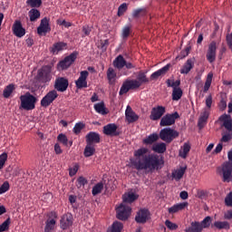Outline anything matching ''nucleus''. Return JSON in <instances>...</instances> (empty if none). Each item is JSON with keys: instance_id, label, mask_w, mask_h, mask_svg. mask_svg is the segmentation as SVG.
Wrapping results in <instances>:
<instances>
[{"instance_id": "a211bd4d", "label": "nucleus", "mask_w": 232, "mask_h": 232, "mask_svg": "<svg viewBox=\"0 0 232 232\" xmlns=\"http://www.w3.org/2000/svg\"><path fill=\"white\" fill-rule=\"evenodd\" d=\"M73 224V217L71 213L63 214L60 219V228L66 230Z\"/></svg>"}, {"instance_id": "4d7b16f0", "label": "nucleus", "mask_w": 232, "mask_h": 232, "mask_svg": "<svg viewBox=\"0 0 232 232\" xmlns=\"http://www.w3.org/2000/svg\"><path fill=\"white\" fill-rule=\"evenodd\" d=\"M76 182V187L78 188H82V187L88 184V179L83 176H80L77 178Z\"/></svg>"}, {"instance_id": "4468645a", "label": "nucleus", "mask_w": 232, "mask_h": 232, "mask_svg": "<svg viewBox=\"0 0 232 232\" xmlns=\"http://www.w3.org/2000/svg\"><path fill=\"white\" fill-rule=\"evenodd\" d=\"M102 132L108 137H119L121 132L118 130V125L116 123H108L103 126Z\"/></svg>"}, {"instance_id": "dca6fc26", "label": "nucleus", "mask_w": 232, "mask_h": 232, "mask_svg": "<svg viewBox=\"0 0 232 232\" xmlns=\"http://www.w3.org/2000/svg\"><path fill=\"white\" fill-rule=\"evenodd\" d=\"M206 58L209 63H214L216 62L217 60V42L216 41H212L208 44Z\"/></svg>"}, {"instance_id": "4c0bfd02", "label": "nucleus", "mask_w": 232, "mask_h": 232, "mask_svg": "<svg viewBox=\"0 0 232 232\" xmlns=\"http://www.w3.org/2000/svg\"><path fill=\"white\" fill-rule=\"evenodd\" d=\"M213 226L218 229V230H229L231 228V225L229 224L228 221H215Z\"/></svg>"}, {"instance_id": "c03bdc74", "label": "nucleus", "mask_w": 232, "mask_h": 232, "mask_svg": "<svg viewBox=\"0 0 232 232\" xmlns=\"http://www.w3.org/2000/svg\"><path fill=\"white\" fill-rule=\"evenodd\" d=\"M56 225V219L51 218L45 221L44 232H53Z\"/></svg>"}, {"instance_id": "13d9d810", "label": "nucleus", "mask_w": 232, "mask_h": 232, "mask_svg": "<svg viewBox=\"0 0 232 232\" xmlns=\"http://www.w3.org/2000/svg\"><path fill=\"white\" fill-rule=\"evenodd\" d=\"M85 128V124L83 122L75 123L72 131L75 135H78L82 132V130Z\"/></svg>"}, {"instance_id": "c85d7f7f", "label": "nucleus", "mask_w": 232, "mask_h": 232, "mask_svg": "<svg viewBox=\"0 0 232 232\" xmlns=\"http://www.w3.org/2000/svg\"><path fill=\"white\" fill-rule=\"evenodd\" d=\"M139 198V195L134 192H128L122 195L124 203L131 204Z\"/></svg>"}, {"instance_id": "bf43d9fd", "label": "nucleus", "mask_w": 232, "mask_h": 232, "mask_svg": "<svg viewBox=\"0 0 232 232\" xmlns=\"http://www.w3.org/2000/svg\"><path fill=\"white\" fill-rule=\"evenodd\" d=\"M128 11V5L126 3L121 4L118 8L117 15L121 17L124 15V13Z\"/></svg>"}, {"instance_id": "f704fd0d", "label": "nucleus", "mask_w": 232, "mask_h": 232, "mask_svg": "<svg viewBox=\"0 0 232 232\" xmlns=\"http://www.w3.org/2000/svg\"><path fill=\"white\" fill-rule=\"evenodd\" d=\"M28 16H29V20L31 23H34L36 22L38 19H40L41 17V13L38 9L36 8H32L29 12H28Z\"/></svg>"}, {"instance_id": "7c9ffc66", "label": "nucleus", "mask_w": 232, "mask_h": 232, "mask_svg": "<svg viewBox=\"0 0 232 232\" xmlns=\"http://www.w3.org/2000/svg\"><path fill=\"white\" fill-rule=\"evenodd\" d=\"M185 232H203L202 227L199 221H192L190 227L185 229Z\"/></svg>"}, {"instance_id": "cd10ccee", "label": "nucleus", "mask_w": 232, "mask_h": 232, "mask_svg": "<svg viewBox=\"0 0 232 232\" xmlns=\"http://www.w3.org/2000/svg\"><path fill=\"white\" fill-rule=\"evenodd\" d=\"M114 68L118 69L119 71L122 70L126 65V60L123 57V55L120 54L118 55L113 63H112Z\"/></svg>"}, {"instance_id": "bb28decb", "label": "nucleus", "mask_w": 232, "mask_h": 232, "mask_svg": "<svg viewBox=\"0 0 232 232\" xmlns=\"http://www.w3.org/2000/svg\"><path fill=\"white\" fill-rule=\"evenodd\" d=\"M188 206V202H180L173 205L172 207L169 208V214H176L179 211L184 210Z\"/></svg>"}, {"instance_id": "473e14b6", "label": "nucleus", "mask_w": 232, "mask_h": 232, "mask_svg": "<svg viewBox=\"0 0 232 232\" xmlns=\"http://www.w3.org/2000/svg\"><path fill=\"white\" fill-rule=\"evenodd\" d=\"M132 33L131 24H128L122 27L121 37L123 41H127Z\"/></svg>"}, {"instance_id": "6e6d98bb", "label": "nucleus", "mask_w": 232, "mask_h": 232, "mask_svg": "<svg viewBox=\"0 0 232 232\" xmlns=\"http://www.w3.org/2000/svg\"><path fill=\"white\" fill-rule=\"evenodd\" d=\"M190 51H191V46L190 45L187 46L185 48V50H182L180 52V53L178 55L177 59L183 60V59L187 58L189 55Z\"/></svg>"}, {"instance_id": "774afa93", "label": "nucleus", "mask_w": 232, "mask_h": 232, "mask_svg": "<svg viewBox=\"0 0 232 232\" xmlns=\"http://www.w3.org/2000/svg\"><path fill=\"white\" fill-rule=\"evenodd\" d=\"M218 107H219V110H220L221 111H226V109L227 108V102L225 101L224 98H222V99L220 100V102H219V104H218Z\"/></svg>"}, {"instance_id": "ea45409f", "label": "nucleus", "mask_w": 232, "mask_h": 232, "mask_svg": "<svg viewBox=\"0 0 232 232\" xmlns=\"http://www.w3.org/2000/svg\"><path fill=\"white\" fill-rule=\"evenodd\" d=\"M15 91V85L14 83H10L5 87L3 91V97L5 99H9L12 93Z\"/></svg>"}, {"instance_id": "9b49d317", "label": "nucleus", "mask_w": 232, "mask_h": 232, "mask_svg": "<svg viewBox=\"0 0 232 232\" xmlns=\"http://www.w3.org/2000/svg\"><path fill=\"white\" fill-rule=\"evenodd\" d=\"M38 80L43 83H47L52 81V66H43L37 73Z\"/></svg>"}, {"instance_id": "412c9836", "label": "nucleus", "mask_w": 232, "mask_h": 232, "mask_svg": "<svg viewBox=\"0 0 232 232\" xmlns=\"http://www.w3.org/2000/svg\"><path fill=\"white\" fill-rule=\"evenodd\" d=\"M86 144L95 145L101 143V135L96 131H89L85 136Z\"/></svg>"}, {"instance_id": "20e7f679", "label": "nucleus", "mask_w": 232, "mask_h": 232, "mask_svg": "<svg viewBox=\"0 0 232 232\" xmlns=\"http://www.w3.org/2000/svg\"><path fill=\"white\" fill-rule=\"evenodd\" d=\"M212 104H213V96L211 94H209L207 98H206V107L204 111L201 112L200 117L198 119V127L202 130L208 123V121L209 119L210 116V109L212 108Z\"/></svg>"}, {"instance_id": "f257e3e1", "label": "nucleus", "mask_w": 232, "mask_h": 232, "mask_svg": "<svg viewBox=\"0 0 232 232\" xmlns=\"http://www.w3.org/2000/svg\"><path fill=\"white\" fill-rule=\"evenodd\" d=\"M148 148H140L134 150L135 160H131V165L137 170H146L153 172L159 170L161 167V160L158 154H149Z\"/></svg>"}, {"instance_id": "603ef678", "label": "nucleus", "mask_w": 232, "mask_h": 232, "mask_svg": "<svg viewBox=\"0 0 232 232\" xmlns=\"http://www.w3.org/2000/svg\"><path fill=\"white\" fill-rule=\"evenodd\" d=\"M11 225V218L8 217L4 222L0 224V232L8 231Z\"/></svg>"}, {"instance_id": "09e8293b", "label": "nucleus", "mask_w": 232, "mask_h": 232, "mask_svg": "<svg viewBox=\"0 0 232 232\" xmlns=\"http://www.w3.org/2000/svg\"><path fill=\"white\" fill-rule=\"evenodd\" d=\"M212 217L211 216H207L206 218H203V220L201 222H199V225L202 228V230L204 228H208L210 227L211 224H212Z\"/></svg>"}, {"instance_id": "4be33fe9", "label": "nucleus", "mask_w": 232, "mask_h": 232, "mask_svg": "<svg viewBox=\"0 0 232 232\" xmlns=\"http://www.w3.org/2000/svg\"><path fill=\"white\" fill-rule=\"evenodd\" d=\"M51 32L50 20L44 17L41 20L40 25L37 27V34L43 35V34H47Z\"/></svg>"}, {"instance_id": "9d476101", "label": "nucleus", "mask_w": 232, "mask_h": 232, "mask_svg": "<svg viewBox=\"0 0 232 232\" xmlns=\"http://www.w3.org/2000/svg\"><path fill=\"white\" fill-rule=\"evenodd\" d=\"M59 97L58 92L56 90L49 91L40 101V105L43 108H48L53 102Z\"/></svg>"}, {"instance_id": "052dcab7", "label": "nucleus", "mask_w": 232, "mask_h": 232, "mask_svg": "<svg viewBox=\"0 0 232 232\" xmlns=\"http://www.w3.org/2000/svg\"><path fill=\"white\" fill-rule=\"evenodd\" d=\"M10 189L9 181L5 180L0 186V195L6 193Z\"/></svg>"}, {"instance_id": "a18cd8bd", "label": "nucleus", "mask_w": 232, "mask_h": 232, "mask_svg": "<svg viewBox=\"0 0 232 232\" xmlns=\"http://www.w3.org/2000/svg\"><path fill=\"white\" fill-rule=\"evenodd\" d=\"M148 14V11L146 8H138L133 10L132 12V18L138 19L140 17H144Z\"/></svg>"}, {"instance_id": "864d4df0", "label": "nucleus", "mask_w": 232, "mask_h": 232, "mask_svg": "<svg viewBox=\"0 0 232 232\" xmlns=\"http://www.w3.org/2000/svg\"><path fill=\"white\" fill-rule=\"evenodd\" d=\"M57 141L60 142L61 144H63L65 147L69 146V140H68L67 136L63 133L58 134Z\"/></svg>"}, {"instance_id": "1a4fd4ad", "label": "nucleus", "mask_w": 232, "mask_h": 232, "mask_svg": "<svg viewBox=\"0 0 232 232\" xmlns=\"http://www.w3.org/2000/svg\"><path fill=\"white\" fill-rule=\"evenodd\" d=\"M180 118V115L178 111L173 113H167L165 114L160 121V127H170L175 125L176 121Z\"/></svg>"}, {"instance_id": "72a5a7b5", "label": "nucleus", "mask_w": 232, "mask_h": 232, "mask_svg": "<svg viewBox=\"0 0 232 232\" xmlns=\"http://www.w3.org/2000/svg\"><path fill=\"white\" fill-rule=\"evenodd\" d=\"M117 78V72L112 67H109L107 70V80L110 85H113L115 83V80Z\"/></svg>"}, {"instance_id": "a19ab883", "label": "nucleus", "mask_w": 232, "mask_h": 232, "mask_svg": "<svg viewBox=\"0 0 232 232\" xmlns=\"http://www.w3.org/2000/svg\"><path fill=\"white\" fill-rule=\"evenodd\" d=\"M213 78H214V73L208 72L206 82H205V84H204V88H203L204 93H207L210 90V87H211L212 82H213Z\"/></svg>"}, {"instance_id": "79ce46f5", "label": "nucleus", "mask_w": 232, "mask_h": 232, "mask_svg": "<svg viewBox=\"0 0 232 232\" xmlns=\"http://www.w3.org/2000/svg\"><path fill=\"white\" fill-rule=\"evenodd\" d=\"M213 78H214V73L208 72L206 82H205V84H204V88H203L204 93H207L210 90V87H211L212 82H213Z\"/></svg>"}, {"instance_id": "ddd939ff", "label": "nucleus", "mask_w": 232, "mask_h": 232, "mask_svg": "<svg viewBox=\"0 0 232 232\" xmlns=\"http://www.w3.org/2000/svg\"><path fill=\"white\" fill-rule=\"evenodd\" d=\"M69 87V80L66 77H58L54 81V91L59 92H65Z\"/></svg>"}, {"instance_id": "c756f323", "label": "nucleus", "mask_w": 232, "mask_h": 232, "mask_svg": "<svg viewBox=\"0 0 232 232\" xmlns=\"http://www.w3.org/2000/svg\"><path fill=\"white\" fill-rule=\"evenodd\" d=\"M96 152V148L94 144L86 143L83 150V155L85 158L92 157Z\"/></svg>"}, {"instance_id": "423d86ee", "label": "nucleus", "mask_w": 232, "mask_h": 232, "mask_svg": "<svg viewBox=\"0 0 232 232\" xmlns=\"http://www.w3.org/2000/svg\"><path fill=\"white\" fill-rule=\"evenodd\" d=\"M227 158L229 161H226L222 164L223 182L232 181V149L227 152Z\"/></svg>"}, {"instance_id": "7ed1b4c3", "label": "nucleus", "mask_w": 232, "mask_h": 232, "mask_svg": "<svg viewBox=\"0 0 232 232\" xmlns=\"http://www.w3.org/2000/svg\"><path fill=\"white\" fill-rule=\"evenodd\" d=\"M20 100V110H24L26 111H34L35 109V105L38 102V99L31 94L29 92L19 97Z\"/></svg>"}, {"instance_id": "6ab92c4d", "label": "nucleus", "mask_w": 232, "mask_h": 232, "mask_svg": "<svg viewBox=\"0 0 232 232\" xmlns=\"http://www.w3.org/2000/svg\"><path fill=\"white\" fill-rule=\"evenodd\" d=\"M170 68H171V64L168 63L162 68L159 69L158 71L152 72L150 76V81H157L160 77L165 76L169 72Z\"/></svg>"}, {"instance_id": "e433bc0d", "label": "nucleus", "mask_w": 232, "mask_h": 232, "mask_svg": "<svg viewBox=\"0 0 232 232\" xmlns=\"http://www.w3.org/2000/svg\"><path fill=\"white\" fill-rule=\"evenodd\" d=\"M94 110L97 113L103 116L109 114V111L106 109L104 102H98L94 104Z\"/></svg>"}, {"instance_id": "6e6552de", "label": "nucleus", "mask_w": 232, "mask_h": 232, "mask_svg": "<svg viewBox=\"0 0 232 232\" xmlns=\"http://www.w3.org/2000/svg\"><path fill=\"white\" fill-rule=\"evenodd\" d=\"M132 208L130 206L121 203L116 208V218L121 221H126L131 215Z\"/></svg>"}, {"instance_id": "393cba45", "label": "nucleus", "mask_w": 232, "mask_h": 232, "mask_svg": "<svg viewBox=\"0 0 232 232\" xmlns=\"http://www.w3.org/2000/svg\"><path fill=\"white\" fill-rule=\"evenodd\" d=\"M231 116L227 115V113L222 114L219 116V121L223 122L224 128L228 131L232 132V119Z\"/></svg>"}, {"instance_id": "0e129e2a", "label": "nucleus", "mask_w": 232, "mask_h": 232, "mask_svg": "<svg viewBox=\"0 0 232 232\" xmlns=\"http://www.w3.org/2000/svg\"><path fill=\"white\" fill-rule=\"evenodd\" d=\"M80 166L78 163H75L72 168H69V176L74 177L79 171Z\"/></svg>"}, {"instance_id": "5701e85b", "label": "nucleus", "mask_w": 232, "mask_h": 232, "mask_svg": "<svg viewBox=\"0 0 232 232\" xmlns=\"http://www.w3.org/2000/svg\"><path fill=\"white\" fill-rule=\"evenodd\" d=\"M195 62H196L195 58L188 59L180 69V74L188 75L194 69Z\"/></svg>"}, {"instance_id": "c9c22d12", "label": "nucleus", "mask_w": 232, "mask_h": 232, "mask_svg": "<svg viewBox=\"0 0 232 232\" xmlns=\"http://www.w3.org/2000/svg\"><path fill=\"white\" fill-rule=\"evenodd\" d=\"M190 150H191L190 144L188 142H185L179 151V157L182 159H187L188 153L190 152Z\"/></svg>"}, {"instance_id": "e2e57ef3", "label": "nucleus", "mask_w": 232, "mask_h": 232, "mask_svg": "<svg viewBox=\"0 0 232 232\" xmlns=\"http://www.w3.org/2000/svg\"><path fill=\"white\" fill-rule=\"evenodd\" d=\"M231 140H232V132L231 131H227V132H225L224 134H222V138H221L220 141L227 143Z\"/></svg>"}, {"instance_id": "0eeeda50", "label": "nucleus", "mask_w": 232, "mask_h": 232, "mask_svg": "<svg viewBox=\"0 0 232 232\" xmlns=\"http://www.w3.org/2000/svg\"><path fill=\"white\" fill-rule=\"evenodd\" d=\"M79 52L74 51L70 53L68 56H65L63 60L60 61L57 64L58 71H66L68 70L77 60Z\"/></svg>"}, {"instance_id": "69168bd1", "label": "nucleus", "mask_w": 232, "mask_h": 232, "mask_svg": "<svg viewBox=\"0 0 232 232\" xmlns=\"http://www.w3.org/2000/svg\"><path fill=\"white\" fill-rule=\"evenodd\" d=\"M7 160H8V154H7V152H3V153L0 154V166H1L2 168L5 167V165L6 161H7Z\"/></svg>"}, {"instance_id": "37998d69", "label": "nucleus", "mask_w": 232, "mask_h": 232, "mask_svg": "<svg viewBox=\"0 0 232 232\" xmlns=\"http://www.w3.org/2000/svg\"><path fill=\"white\" fill-rule=\"evenodd\" d=\"M124 227V225L121 221H114L111 224V227L108 228V232H121Z\"/></svg>"}, {"instance_id": "f8f14e48", "label": "nucleus", "mask_w": 232, "mask_h": 232, "mask_svg": "<svg viewBox=\"0 0 232 232\" xmlns=\"http://www.w3.org/2000/svg\"><path fill=\"white\" fill-rule=\"evenodd\" d=\"M150 218L151 213L146 208H140L135 215V221L138 224H146Z\"/></svg>"}, {"instance_id": "8fccbe9b", "label": "nucleus", "mask_w": 232, "mask_h": 232, "mask_svg": "<svg viewBox=\"0 0 232 232\" xmlns=\"http://www.w3.org/2000/svg\"><path fill=\"white\" fill-rule=\"evenodd\" d=\"M182 96H183V90L181 88L174 89L172 91V101L179 102V100H181Z\"/></svg>"}, {"instance_id": "49530a36", "label": "nucleus", "mask_w": 232, "mask_h": 232, "mask_svg": "<svg viewBox=\"0 0 232 232\" xmlns=\"http://www.w3.org/2000/svg\"><path fill=\"white\" fill-rule=\"evenodd\" d=\"M185 173H186V168L181 167L180 169L172 172V178L176 181H179V180H180V179H182L184 177Z\"/></svg>"}, {"instance_id": "de8ad7c7", "label": "nucleus", "mask_w": 232, "mask_h": 232, "mask_svg": "<svg viewBox=\"0 0 232 232\" xmlns=\"http://www.w3.org/2000/svg\"><path fill=\"white\" fill-rule=\"evenodd\" d=\"M104 188V184L102 182L96 183L92 189V194L93 197L101 194Z\"/></svg>"}, {"instance_id": "aec40b11", "label": "nucleus", "mask_w": 232, "mask_h": 232, "mask_svg": "<svg viewBox=\"0 0 232 232\" xmlns=\"http://www.w3.org/2000/svg\"><path fill=\"white\" fill-rule=\"evenodd\" d=\"M13 34L17 38H23L26 34L25 29L23 27L21 21H14L12 26Z\"/></svg>"}, {"instance_id": "5fc2aeb1", "label": "nucleus", "mask_w": 232, "mask_h": 232, "mask_svg": "<svg viewBox=\"0 0 232 232\" xmlns=\"http://www.w3.org/2000/svg\"><path fill=\"white\" fill-rule=\"evenodd\" d=\"M26 5L31 8H40L43 5L42 0H26Z\"/></svg>"}, {"instance_id": "f3484780", "label": "nucleus", "mask_w": 232, "mask_h": 232, "mask_svg": "<svg viewBox=\"0 0 232 232\" xmlns=\"http://www.w3.org/2000/svg\"><path fill=\"white\" fill-rule=\"evenodd\" d=\"M89 77L88 71H82L79 78L75 81V86L78 90L88 88L87 78Z\"/></svg>"}, {"instance_id": "680f3d73", "label": "nucleus", "mask_w": 232, "mask_h": 232, "mask_svg": "<svg viewBox=\"0 0 232 232\" xmlns=\"http://www.w3.org/2000/svg\"><path fill=\"white\" fill-rule=\"evenodd\" d=\"M165 226L169 229V230H177L179 228V225L170 221L169 219H166L165 221Z\"/></svg>"}, {"instance_id": "58836bf2", "label": "nucleus", "mask_w": 232, "mask_h": 232, "mask_svg": "<svg viewBox=\"0 0 232 232\" xmlns=\"http://www.w3.org/2000/svg\"><path fill=\"white\" fill-rule=\"evenodd\" d=\"M160 140V135L158 133L150 134L147 138L143 140V143L146 145H152Z\"/></svg>"}, {"instance_id": "2f4dec72", "label": "nucleus", "mask_w": 232, "mask_h": 232, "mask_svg": "<svg viewBox=\"0 0 232 232\" xmlns=\"http://www.w3.org/2000/svg\"><path fill=\"white\" fill-rule=\"evenodd\" d=\"M152 150L158 154H164L167 151V144L165 142L156 143L152 146Z\"/></svg>"}, {"instance_id": "338daca9", "label": "nucleus", "mask_w": 232, "mask_h": 232, "mask_svg": "<svg viewBox=\"0 0 232 232\" xmlns=\"http://www.w3.org/2000/svg\"><path fill=\"white\" fill-rule=\"evenodd\" d=\"M225 205L232 208V192H229L225 198Z\"/></svg>"}, {"instance_id": "b1692460", "label": "nucleus", "mask_w": 232, "mask_h": 232, "mask_svg": "<svg viewBox=\"0 0 232 232\" xmlns=\"http://www.w3.org/2000/svg\"><path fill=\"white\" fill-rule=\"evenodd\" d=\"M125 118L129 123H134L139 121L140 116L135 111H133L130 106H127L125 111Z\"/></svg>"}, {"instance_id": "3c124183", "label": "nucleus", "mask_w": 232, "mask_h": 232, "mask_svg": "<svg viewBox=\"0 0 232 232\" xmlns=\"http://www.w3.org/2000/svg\"><path fill=\"white\" fill-rule=\"evenodd\" d=\"M167 86L169 88H172L173 90H179L180 89V85H181V81L180 80H177L175 82H172L170 79H168L166 81Z\"/></svg>"}, {"instance_id": "a878e982", "label": "nucleus", "mask_w": 232, "mask_h": 232, "mask_svg": "<svg viewBox=\"0 0 232 232\" xmlns=\"http://www.w3.org/2000/svg\"><path fill=\"white\" fill-rule=\"evenodd\" d=\"M67 47V44L63 42L54 43L50 48V53L53 55H58L60 52H63Z\"/></svg>"}, {"instance_id": "f03ea898", "label": "nucleus", "mask_w": 232, "mask_h": 232, "mask_svg": "<svg viewBox=\"0 0 232 232\" xmlns=\"http://www.w3.org/2000/svg\"><path fill=\"white\" fill-rule=\"evenodd\" d=\"M148 71H140L137 72L136 79H127L123 82L119 95L122 96L127 94L129 91H134L140 89L143 84L150 82V78L147 76Z\"/></svg>"}, {"instance_id": "39448f33", "label": "nucleus", "mask_w": 232, "mask_h": 232, "mask_svg": "<svg viewBox=\"0 0 232 232\" xmlns=\"http://www.w3.org/2000/svg\"><path fill=\"white\" fill-rule=\"evenodd\" d=\"M159 135L162 141L170 144L174 140L179 137V132L172 128H163L160 130Z\"/></svg>"}, {"instance_id": "2eb2a0df", "label": "nucleus", "mask_w": 232, "mask_h": 232, "mask_svg": "<svg viewBox=\"0 0 232 232\" xmlns=\"http://www.w3.org/2000/svg\"><path fill=\"white\" fill-rule=\"evenodd\" d=\"M166 111L167 110L165 106L159 105L157 107H153L150 111V120L157 121L164 116Z\"/></svg>"}]
</instances>
